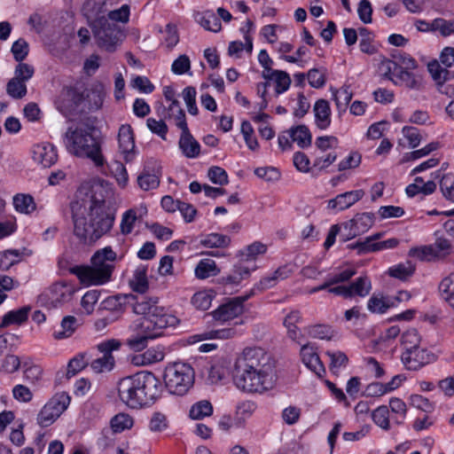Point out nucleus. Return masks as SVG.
Segmentation results:
<instances>
[{
	"label": "nucleus",
	"instance_id": "1",
	"mask_svg": "<svg viewBox=\"0 0 454 454\" xmlns=\"http://www.w3.org/2000/svg\"><path fill=\"white\" fill-rule=\"evenodd\" d=\"M74 235L83 245H92L108 233L114 223V213L103 198L91 196L89 206L76 202L72 206Z\"/></svg>",
	"mask_w": 454,
	"mask_h": 454
},
{
	"label": "nucleus",
	"instance_id": "2",
	"mask_svg": "<svg viewBox=\"0 0 454 454\" xmlns=\"http://www.w3.org/2000/svg\"><path fill=\"white\" fill-rule=\"evenodd\" d=\"M163 387L160 380L148 371L124 377L117 385L121 402L131 409L151 406L161 396Z\"/></svg>",
	"mask_w": 454,
	"mask_h": 454
},
{
	"label": "nucleus",
	"instance_id": "3",
	"mask_svg": "<svg viewBox=\"0 0 454 454\" xmlns=\"http://www.w3.org/2000/svg\"><path fill=\"white\" fill-rule=\"evenodd\" d=\"M93 127L69 128L65 134V144L69 153L81 158L90 159L97 167H103L105 158L99 141L95 137Z\"/></svg>",
	"mask_w": 454,
	"mask_h": 454
},
{
	"label": "nucleus",
	"instance_id": "4",
	"mask_svg": "<svg viewBox=\"0 0 454 454\" xmlns=\"http://www.w3.org/2000/svg\"><path fill=\"white\" fill-rule=\"evenodd\" d=\"M117 254L111 247L98 250L91 257V266L80 267L76 275L86 285H103L107 283L114 269V262Z\"/></svg>",
	"mask_w": 454,
	"mask_h": 454
},
{
	"label": "nucleus",
	"instance_id": "5",
	"mask_svg": "<svg viewBox=\"0 0 454 454\" xmlns=\"http://www.w3.org/2000/svg\"><path fill=\"white\" fill-rule=\"evenodd\" d=\"M165 387L169 394L184 395L194 384V371L185 363H174L164 372Z\"/></svg>",
	"mask_w": 454,
	"mask_h": 454
},
{
	"label": "nucleus",
	"instance_id": "6",
	"mask_svg": "<svg viewBox=\"0 0 454 454\" xmlns=\"http://www.w3.org/2000/svg\"><path fill=\"white\" fill-rule=\"evenodd\" d=\"M266 366H274L270 356L261 348H247L236 358L232 379L239 378L247 372L265 369Z\"/></svg>",
	"mask_w": 454,
	"mask_h": 454
},
{
	"label": "nucleus",
	"instance_id": "7",
	"mask_svg": "<svg viewBox=\"0 0 454 454\" xmlns=\"http://www.w3.org/2000/svg\"><path fill=\"white\" fill-rule=\"evenodd\" d=\"M90 27L97 45L109 52L114 51L125 37L121 27L109 19L102 18Z\"/></svg>",
	"mask_w": 454,
	"mask_h": 454
},
{
	"label": "nucleus",
	"instance_id": "8",
	"mask_svg": "<svg viewBox=\"0 0 454 454\" xmlns=\"http://www.w3.org/2000/svg\"><path fill=\"white\" fill-rule=\"evenodd\" d=\"M239 378H234L235 386L247 393H263L271 389L276 381L274 366H266L256 372H247Z\"/></svg>",
	"mask_w": 454,
	"mask_h": 454
},
{
	"label": "nucleus",
	"instance_id": "9",
	"mask_svg": "<svg viewBox=\"0 0 454 454\" xmlns=\"http://www.w3.org/2000/svg\"><path fill=\"white\" fill-rule=\"evenodd\" d=\"M133 301L132 309L137 315H142L140 319H146L152 324L162 320L167 323V327L174 326L177 323V318L172 315H168L164 311V309L159 307L158 298H147L145 296H133L129 295Z\"/></svg>",
	"mask_w": 454,
	"mask_h": 454
},
{
	"label": "nucleus",
	"instance_id": "10",
	"mask_svg": "<svg viewBox=\"0 0 454 454\" xmlns=\"http://www.w3.org/2000/svg\"><path fill=\"white\" fill-rule=\"evenodd\" d=\"M165 328L167 323L162 320L152 324L146 319H139L136 324L137 333L128 339L127 344L135 351L143 350L147 347L148 340L161 336Z\"/></svg>",
	"mask_w": 454,
	"mask_h": 454
},
{
	"label": "nucleus",
	"instance_id": "11",
	"mask_svg": "<svg viewBox=\"0 0 454 454\" xmlns=\"http://www.w3.org/2000/svg\"><path fill=\"white\" fill-rule=\"evenodd\" d=\"M70 396L65 393H58L51 397L37 415V423L42 427L51 426L66 411L70 403Z\"/></svg>",
	"mask_w": 454,
	"mask_h": 454
},
{
	"label": "nucleus",
	"instance_id": "12",
	"mask_svg": "<svg viewBox=\"0 0 454 454\" xmlns=\"http://www.w3.org/2000/svg\"><path fill=\"white\" fill-rule=\"evenodd\" d=\"M74 294V289L71 285L55 283L40 296V301L49 308H57L69 302Z\"/></svg>",
	"mask_w": 454,
	"mask_h": 454
},
{
	"label": "nucleus",
	"instance_id": "13",
	"mask_svg": "<svg viewBox=\"0 0 454 454\" xmlns=\"http://www.w3.org/2000/svg\"><path fill=\"white\" fill-rule=\"evenodd\" d=\"M374 220L373 213L356 214L354 218L342 223V227L348 231V233L340 236L341 241L346 242L366 232L373 225Z\"/></svg>",
	"mask_w": 454,
	"mask_h": 454
},
{
	"label": "nucleus",
	"instance_id": "14",
	"mask_svg": "<svg viewBox=\"0 0 454 454\" xmlns=\"http://www.w3.org/2000/svg\"><path fill=\"white\" fill-rule=\"evenodd\" d=\"M434 359V355L426 348H414L405 350L402 355V361L408 370L417 371L429 364Z\"/></svg>",
	"mask_w": 454,
	"mask_h": 454
},
{
	"label": "nucleus",
	"instance_id": "15",
	"mask_svg": "<svg viewBox=\"0 0 454 454\" xmlns=\"http://www.w3.org/2000/svg\"><path fill=\"white\" fill-rule=\"evenodd\" d=\"M84 100L83 92L74 87H66L57 101L58 109L64 114H69Z\"/></svg>",
	"mask_w": 454,
	"mask_h": 454
},
{
	"label": "nucleus",
	"instance_id": "16",
	"mask_svg": "<svg viewBox=\"0 0 454 454\" xmlns=\"http://www.w3.org/2000/svg\"><path fill=\"white\" fill-rule=\"evenodd\" d=\"M119 152L126 162L132 161L136 157L135 139L130 125L123 124L118 132Z\"/></svg>",
	"mask_w": 454,
	"mask_h": 454
},
{
	"label": "nucleus",
	"instance_id": "17",
	"mask_svg": "<svg viewBox=\"0 0 454 454\" xmlns=\"http://www.w3.org/2000/svg\"><path fill=\"white\" fill-rule=\"evenodd\" d=\"M32 158L35 162L42 167L50 168L56 163L58 153L51 144L42 143L33 146Z\"/></svg>",
	"mask_w": 454,
	"mask_h": 454
},
{
	"label": "nucleus",
	"instance_id": "18",
	"mask_svg": "<svg viewBox=\"0 0 454 454\" xmlns=\"http://www.w3.org/2000/svg\"><path fill=\"white\" fill-rule=\"evenodd\" d=\"M301 356L303 364L318 377L321 378L325 373V368L311 343L301 346Z\"/></svg>",
	"mask_w": 454,
	"mask_h": 454
},
{
	"label": "nucleus",
	"instance_id": "19",
	"mask_svg": "<svg viewBox=\"0 0 454 454\" xmlns=\"http://www.w3.org/2000/svg\"><path fill=\"white\" fill-rule=\"evenodd\" d=\"M82 12L90 27L98 20L106 18V0H86L82 4Z\"/></svg>",
	"mask_w": 454,
	"mask_h": 454
},
{
	"label": "nucleus",
	"instance_id": "20",
	"mask_svg": "<svg viewBox=\"0 0 454 454\" xmlns=\"http://www.w3.org/2000/svg\"><path fill=\"white\" fill-rule=\"evenodd\" d=\"M243 312L244 306L239 305L235 298H231L214 310L212 316L216 321L226 322L239 317Z\"/></svg>",
	"mask_w": 454,
	"mask_h": 454
},
{
	"label": "nucleus",
	"instance_id": "21",
	"mask_svg": "<svg viewBox=\"0 0 454 454\" xmlns=\"http://www.w3.org/2000/svg\"><path fill=\"white\" fill-rule=\"evenodd\" d=\"M364 195V190H355L346 192L337 195L335 198L328 201V207L338 211H342L350 207L356 202L360 200Z\"/></svg>",
	"mask_w": 454,
	"mask_h": 454
},
{
	"label": "nucleus",
	"instance_id": "22",
	"mask_svg": "<svg viewBox=\"0 0 454 454\" xmlns=\"http://www.w3.org/2000/svg\"><path fill=\"white\" fill-rule=\"evenodd\" d=\"M178 145L183 154L189 159H195L200 153V145L191 134L190 130L182 132Z\"/></svg>",
	"mask_w": 454,
	"mask_h": 454
},
{
	"label": "nucleus",
	"instance_id": "23",
	"mask_svg": "<svg viewBox=\"0 0 454 454\" xmlns=\"http://www.w3.org/2000/svg\"><path fill=\"white\" fill-rule=\"evenodd\" d=\"M313 112L317 127L320 129H326L331 124V108L329 102L325 99L317 100L313 107Z\"/></svg>",
	"mask_w": 454,
	"mask_h": 454
},
{
	"label": "nucleus",
	"instance_id": "24",
	"mask_svg": "<svg viewBox=\"0 0 454 454\" xmlns=\"http://www.w3.org/2000/svg\"><path fill=\"white\" fill-rule=\"evenodd\" d=\"M451 250L452 246L450 240L443 237H438L434 244L423 248V253L426 255L442 259L449 255Z\"/></svg>",
	"mask_w": 454,
	"mask_h": 454
},
{
	"label": "nucleus",
	"instance_id": "25",
	"mask_svg": "<svg viewBox=\"0 0 454 454\" xmlns=\"http://www.w3.org/2000/svg\"><path fill=\"white\" fill-rule=\"evenodd\" d=\"M293 142H296L301 148L309 147L312 142V136L309 128L304 125H297L290 128L287 131Z\"/></svg>",
	"mask_w": 454,
	"mask_h": 454
},
{
	"label": "nucleus",
	"instance_id": "26",
	"mask_svg": "<svg viewBox=\"0 0 454 454\" xmlns=\"http://www.w3.org/2000/svg\"><path fill=\"white\" fill-rule=\"evenodd\" d=\"M438 290L441 298L454 309V271L441 280Z\"/></svg>",
	"mask_w": 454,
	"mask_h": 454
},
{
	"label": "nucleus",
	"instance_id": "27",
	"mask_svg": "<svg viewBox=\"0 0 454 454\" xmlns=\"http://www.w3.org/2000/svg\"><path fill=\"white\" fill-rule=\"evenodd\" d=\"M160 168L150 173L147 167H145L143 172L137 176V184L144 191L155 189L160 184Z\"/></svg>",
	"mask_w": 454,
	"mask_h": 454
},
{
	"label": "nucleus",
	"instance_id": "28",
	"mask_svg": "<svg viewBox=\"0 0 454 454\" xmlns=\"http://www.w3.org/2000/svg\"><path fill=\"white\" fill-rule=\"evenodd\" d=\"M31 308L24 306L16 310L7 312L0 324V327H7L11 325H21L27 320L28 313Z\"/></svg>",
	"mask_w": 454,
	"mask_h": 454
},
{
	"label": "nucleus",
	"instance_id": "29",
	"mask_svg": "<svg viewBox=\"0 0 454 454\" xmlns=\"http://www.w3.org/2000/svg\"><path fill=\"white\" fill-rule=\"evenodd\" d=\"M14 208L17 212L29 215L36 208L34 198L29 194L18 193L12 199Z\"/></svg>",
	"mask_w": 454,
	"mask_h": 454
},
{
	"label": "nucleus",
	"instance_id": "30",
	"mask_svg": "<svg viewBox=\"0 0 454 454\" xmlns=\"http://www.w3.org/2000/svg\"><path fill=\"white\" fill-rule=\"evenodd\" d=\"M200 244L207 248H224L231 244V238L220 233H209L202 236Z\"/></svg>",
	"mask_w": 454,
	"mask_h": 454
},
{
	"label": "nucleus",
	"instance_id": "31",
	"mask_svg": "<svg viewBox=\"0 0 454 454\" xmlns=\"http://www.w3.org/2000/svg\"><path fill=\"white\" fill-rule=\"evenodd\" d=\"M194 273L197 278L206 279L209 277L217 276L220 270L214 260L202 259L197 264Z\"/></svg>",
	"mask_w": 454,
	"mask_h": 454
},
{
	"label": "nucleus",
	"instance_id": "32",
	"mask_svg": "<svg viewBox=\"0 0 454 454\" xmlns=\"http://www.w3.org/2000/svg\"><path fill=\"white\" fill-rule=\"evenodd\" d=\"M77 318L74 316H66L60 323V330L54 331L53 337L55 340H63L73 335L77 328Z\"/></svg>",
	"mask_w": 454,
	"mask_h": 454
},
{
	"label": "nucleus",
	"instance_id": "33",
	"mask_svg": "<svg viewBox=\"0 0 454 454\" xmlns=\"http://www.w3.org/2000/svg\"><path fill=\"white\" fill-rule=\"evenodd\" d=\"M333 97L340 111H345L352 99L353 92L349 85H343L338 90L332 89Z\"/></svg>",
	"mask_w": 454,
	"mask_h": 454
},
{
	"label": "nucleus",
	"instance_id": "34",
	"mask_svg": "<svg viewBox=\"0 0 454 454\" xmlns=\"http://www.w3.org/2000/svg\"><path fill=\"white\" fill-rule=\"evenodd\" d=\"M348 289L350 293V298L354 295L364 297L369 294L372 289L371 280L366 276L359 277L352 284L348 286Z\"/></svg>",
	"mask_w": 454,
	"mask_h": 454
},
{
	"label": "nucleus",
	"instance_id": "35",
	"mask_svg": "<svg viewBox=\"0 0 454 454\" xmlns=\"http://www.w3.org/2000/svg\"><path fill=\"white\" fill-rule=\"evenodd\" d=\"M267 81L274 80L276 82V93L278 95L286 91L291 84V78L286 71L275 70L270 74V77L264 78Z\"/></svg>",
	"mask_w": 454,
	"mask_h": 454
},
{
	"label": "nucleus",
	"instance_id": "36",
	"mask_svg": "<svg viewBox=\"0 0 454 454\" xmlns=\"http://www.w3.org/2000/svg\"><path fill=\"white\" fill-rule=\"evenodd\" d=\"M129 285L133 291L141 294H145L148 289V280L145 268H137L133 278L129 280Z\"/></svg>",
	"mask_w": 454,
	"mask_h": 454
},
{
	"label": "nucleus",
	"instance_id": "37",
	"mask_svg": "<svg viewBox=\"0 0 454 454\" xmlns=\"http://www.w3.org/2000/svg\"><path fill=\"white\" fill-rule=\"evenodd\" d=\"M213 413V406L207 400H202L194 403L190 409V417L192 419H203L211 416Z\"/></svg>",
	"mask_w": 454,
	"mask_h": 454
},
{
	"label": "nucleus",
	"instance_id": "38",
	"mask_svg": "<svg viewBox=\"0 0 454 454\" xmlns=\"http://www.w3.org/2000/svg\"><path fill=\"white\" fill-rule=\"evenodd\" d=\"M213 297L212 291L202 290L192 295L191 302L197 309L207 310L211 306Z\"/></svg>",
	"mask_w": 454,
	"mask_h": 454
},
{
	"label": "nucleus",
	"instance_id": "39",
	"mask_svg": "<svg viewBox=\"0 0 454 454\" xmlns=\"http://www.w3.org/2000/svg\"><path fill=\"white\" fill-rule=\"evenodd\" d=\"M111 430L113 432L121 433L126 429H129L133 426V419L126 413H119L111 419Z\"/></svg>",
	"mask_w": 454,
	"mask_h": 454
},
{
	"label": "nucleus",
	"instance_id": "40",
	"mask_svg": "<svg viewBox=\"0 0 454 454\" xmlns=\"http://www.w3.org/2000/svg\"><path fill=\"white\" fill-rule=\"evenodd\" d=\"M6 92L11 98L20 99L27 95V85L18 78L12 77L6 84Z\"/></svg>",
	"mask_w": 454,
	"mask_h": 454
},
{
	"label": "nucleus",
	"instance_id": "41",
	"mask_svg": "<svg viewBox=\"0 0 454 454\" xmlns=\"http://www.w3.org/2000/svg\"><path fill=\"white\" fill-rule=\"evenodd\" d=\"M372 419L373 422L384 430L390 428L389 424V410L386 405L379 406L372 412Z\"/></svg>",
	"mask_w": 454,
	"mask_h": 454
},
{
	"label": "nucleus",
	"instance_id": "42",
	"mask_svg": "<svg viewBox=\"0 0 454 454\" xmlns=\"http://www.w3.org/2000/svg\"><path fill=\"white\" fill-rule=\"evenodd\" d=\"M250 274V268L241 263L234 266L232 272L227 277L223 278V280L225 284L238 285L240 281L247 278Z\"/></svg>",
	"mask_w": 454,
	"mask_h": 454
},
{
	"label": "nucleus",
	"instance_id": "43",
	"mask_svg": "<svg viewBox=\"0 0 454 454\" xmlns=\"http://www.w3.org/2000/svg\"><path fill=\"white\" fill-rule=\"evenodd\" d=\"M392 58L396 67L403 69H415L418 67L417 61L408 53L395 51L392 54Z\"/></svg>",
	"mask_w": 454,
	"mask_h": 454
},
{
	"label": "nucleus",
	"instance_id": "44",
	"mask_svg": "<svg viewBox=\"0 0 454 454\" xmlns=\"http://www.w3.org/2000/svg\"><path fill=\"white\" fill-rule=\"evenodd\" d=\"M86 356L85 353L78 354L69 361L67 369V377L68 379L74 376L89 364V359Z\"/></svg>",
	"mask_w": 454,
	"mask_h": 454
},
{
	"label": "nucleus",
	"instance_id": "45",
	"mask_svg": "<svg viewBox=\"0 0 454 454\" xmlns=\"http://www.w3.org/2000/svg\"><path fill=\"white\" fill-rule=\"evenodd\" d=\"M115 361L113 355L107 356H103L101 357L94 359L90 363V368L96 373H101L104 372H110L114 366Z\"/></svg>",
	"mask_w": 454,
	"mask_h": 454
},
{
	"label": "nucleus",
	"instance_id": "46",
	"mask_svg": "<svg viewBox=\"0 0 454 454\" xmlns=\"http://www.w3.org/2000/svg\"><path fill=\"white\" fill-rule=\"evenodd\" d=\"M414 266L410 262H407L406 263H400L389 268L388 274L393 278L405 280L414 273Z\"/></svg>",
	"mask_w": 454,
	"mask_h": 454
},
{
	"label": "nucleus",
	"instance_id": "47",
	"mask_svg": "<svg viewBox=\"0 0 454 454\" xmlns=\"http://www.w3.org/2000/svg\"><path fill=\"white\" fill-rule=\"evenodd\" d=\"M306 331L310 337L320 340H330L333 335V331L331 326L326 325H310L306 328Z\"/></svg>",
	"mask_w": 454,
	"mask_h": 454
},
{
	"label": "nucleus",
	"instance_id": "48",
	"mask_svg": "<svg viewBox=\"0 0 454 454\" xmlns=\"http://www.w3.org/2000/svg\"><path fill=\"white\" fill-rule=\"evenodd\" d=\"M325 354L330 357L329 368L333 373H338L340 368L348 364V358L341 351H326Z\"/></svg>",
	"mask_w": 454,
	"mask_h": 454
},
{
	"label": "nucleus",
	"instance_id": "49",
	"mask_svg": "<svg viewBox=\"0 0 454 454\" xmlns=\"http://www.w3.org/2000/svg\"><path fill=\"white\" fill-rule=\"evenodd\" d=\"M389 407L391 409V411L395 414V416L393 417L392 419L397 425L402 424L403 419L405 418L407 411L405 403L399 398L392 397L389 400Z\"/></svg>",
	"mask_w": 454,
	"mask_h": 454
},
{
	"label": "nucleus",
	"instance_id": "50",
	"mask_svg": "<svg viewBox=\"0 0 454 454\" xmlns=\"http://www.w3.org/2000/svg\"><path fill=\"white\" fill-rule=\"evenodd\" d=\"M109 169L118 184L121 187L126 186L129 177L125 166L120 161H114L109 165Z\"/></svg>",
	"mask_w": 454,
	"mask_h": 454
},
{
	"label": "nucleus",
	"instance_id": "51",
	"mask_svg": "<svg viewBox=\"0 0 454 454\" xmlns=\"http://www.w3.org/2000/svg\"><path fill=\"white\" fill-rule=\"evenodd\" d=\"M130 9L128 4H122L119 9L107 12L106 14V20L109 19L114 23H127L129 20Z\"/></svg>",
	"mask_w": 454,
	"mask_h": 454
},
{
	"label": "nucleus",
	"instance_id": "52",
	"mask_svg": "<svg viewBox=\"0 0 454 454\" xmlns=\"http://www.w3.org/2000/svg\"><path fill=\"white\" fill-rule=\"evenodd\" d=\"M410 69L399 68L395 74L397 83L404 84L410 89H418L419 86V81L416 79L414 74L409 72Z\"/></svg>",
	"mask_w": 454,
	"mask_h": 454
},
{
	"label": "nucleus",
	"instance_id": "53",
	"mask_svg": "<svg viewBox=\"0 0 454 454\" xmlns=\"http://www.w3.org/2000/svg\"><path fill=\"white\" fill-rule=\"evenodd\" d=\"M11 51L16 61H23L27 58L29 51V46L27 42L23 38L18 39L12 43Z\"/></svg>",
	"mask_w": 454,
	"mask_h": 454
},
{
	"label": "nucleus",
	"instance_id": "54",
	"mask_svg": "<svg viewBox=\"0 0 454 454\" xmlns=\"http://www.w3.org/2000/svg\"><path fill=\"white\" fill-rule=\"evenodd\" d=\"M137 220V211L133 208L127 210L123 215L121 222V232L123 235L129 234L136 221Z\"/></svg>",
	"mask_w": 454,
	"mask_h": 454
},
{
	"label": "nucleus",
	"instance_id": "55",
	"mask_svg": "<svg viewBox=\"0 0 454 454\" xmlns=\"http://www.w3.org/2000/svg\"><path fill=\"white\" fill-rule=\"evenodd\" d=\"M420 341L421 338L414 328L409 329L402 334L401 342L404 346L405 350L419 347Z\"/></svg>",
	"mask_w": 454,
	"mask_h": 454
},
{
	"label": "nucleus",
	"instance_id": "56",
	"mask_svg": "<svg viewBox=\"0 0 454 454\" xmlns=\"http://www.w3.org/2000/svg\"><path fill=\"white\" fill-rule=\"evenodd\" d=\"M266 250L267 247L264 244L261 242H254L247 246L244 251L240 252V256L242 257V260L253 261L257 254H264Z\"/></svg>",
	"mask_w": 454,
	"mask_h": 454
},
{
	"label": "nucleus",
	"instance_id": "57",
	"mask_svg": "<svg viewBox=\"0 0 454 454\" xmlns=\"http://www.w3.org/2000/svg\"><path fill=\"white\" fill-rule=\"evenodd\" d=\"M379 70L382 77L390 80L394 82L395 84H397V82L395 81V79H394V76L395 77V74L398 72V67H396L394 59L382 60L380 64Z\"/></svg>",
	"mask_w": 454,
	"mask_h": 454
},
{
	"label": "nucleus",
	"instance_id": "58",
	"mask_svg": "<svg viewBox=\"0 0 454 454\" xmlns=\"http://www.w3.org/2000/svg\"><path fill=\"white\" fill-rule=\"evenodd\" d=\"M393 303L388 302L383 297L373 295L368 301L367 308L372 313H385Z\"/></svg>",
	"mask_w": 454,
	"mask_h": 454
},
{
	"label": "nucleus",
	"instance_id": "59",
	"mask_svg": "<svg viewBox=\"0 0 454 454\" xmlns=\"http://www.w3.org/2000/svg\"><path fill=\"white\" fill-rule=\"evenodd\" d=\"M200 22L205 29L212 32H218L222 27L219 19L212 12H205Z\"/></svg>",
	"mask_w": 454,
	"mask_h": 454
},
{
	"label": "nucleus",
	"instance_id": "60",
	"mask_svg": "<svg viewBox=\"0 0 454 454\" xmlns=\"http://www.w3.org/2000/svg\"><path fill=\"white\" fill-rule=\"evenodd\" d=\"M34 73L35 69L31 65L20 62L15 67L13 78H18L19 81L26 83L34 75Z\"/></svg>",
	"mask_w": 454,
	"mask_h": 454
},
{
	"label": "nucleus",
	"instance_id": "61",
	"mask_svg": "<svg viewBox=\"0 0 454 454\" xmlns=\"http://www.w3.org/2000/svg\"><path fill=\"white\" fill-rule=\"evenodd\" d=\"M207 176L210 181L215 184L223 185L228 184V175L226 171L220 167H211L207 171Z\"/></svg>",
	"mask_w": 454,
	"mask_h": 454
},
{
	"label": "nucleus",
	"instance_id": "62",
	"mask_svg": "<svg viewBox=\"0 0 454 454\" xmlns=\"http://www.w3.org/2000/svg\"><path fill=\"white\" fill-rule=\"evenodd\" d=\"M309 83L311 87L318 89L325 86L326 77L325 73H321L317 68L310 69L307 74Z\"/></svg>",
	"mask_w": 454,
	"mask_h": 454
},
{
	"label": "nucleus",
	"instance_id": "63",
	"mask_svg": "<svg viewBox=\"0 0 454 454\" xmlns=\"http://www.w3.org/2000/svg\"><path fill=\"white\" fill-rule=\"evenodd\" d=\"M191 68V61L185 54L180 55L174 60L171 66V70L176 74H184Z\"/></svg>",
	"mask_w": 454,
	"mask_h": 454
},
{
	"label": "nucleus",
	"instance_id": "64",
	"mask_svg": "<svg viewBox=\"0 0 454 454\" xmlns=\"http://www.w3.org/2000/svg\"><path fill=\"white\" fill-rule=\"evenodd\" d=\"M433 28L440 31L442 35L448 36L454 33V20L436 19L433 21Z\"/></svg>",
	"mask_w": 454,
	"mask_h": 454
}]
</instances>
